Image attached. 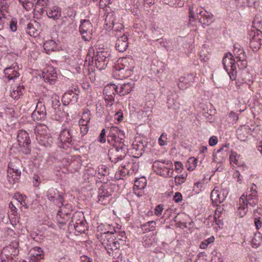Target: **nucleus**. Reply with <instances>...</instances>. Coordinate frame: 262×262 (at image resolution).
<instances>
[{"mask_svg": "<svg viewBox=\"0 0 262 262\" xmlns=\"http://www.w3.org/2000/svg\"><path fill=\"white\" fill-rule=\"evenodd\" d=\"M62 200V204L58 206L59 210L56 215V220L60 228L64 229L67 222L71 219L68 223V229L74 233H82L88 229L87 223L84 215L81 212H75L71 215L73 206L70 204H64Z\"/></svg>", "mask_w": 262, "mask_h": 262, "instance_id": "obj_1", "label": "nucleus"}, {"mask_svg": "<svg viewBox=\"0 0 262 262\" xmlns=\"http://www.w3.org/2000/svg\"><path fill=\"white\" fill-rule=\"evenodd\" d=\"M108 133L107 141L114 148L110 149L108 156L110 160L114 163H117L124 158L128 146L125 143V134L124 131L116 126L107 127Z\"/></svg>", "mask_w": 262, "mask_h": 262, "instance_id": "obj_2", "label": "nucleus"}, {"mask_svg": "<svg viewBox=\"0 0 262 262\" xmlns=\"http://www.w3.org/2000/svg\"><path fill=\"white\" fill-rule=\"evenodd\" d=\"M101 244L106 250L108 255L114 259H120L121 253L120 243L116 236L111 234L102 236Z\"/></svg>", "mask_w": 262, "mask_h": 262, "instance_id": "obj_3", "label": "nucleus"}, {"mask_svg": "<svg viewBox=\"0 0 262 262\" xmlns=\"http://www.w3.org/2000/svg\"><path fill=\"white\" fill-rule=\"evenodd\" d=\"M152 167L157 174L164 178L172 177L173 164L169 160H157L153 162Z\"/></svg>", "mask_w": 262, "mask_h": 262, "instance_id": "obj_4", "label": "nucleus"}, {"mask_svg": "<svg viewBox=\"0 0 262 262\" xmlns=\"http://www.w3.org/2000/svg\"><path fill=\"white\" fill-rule=\"evenodd\" d=\"M241 201L246 203L248 207H254L258 204V195L256 185L252 184L247 187L245 192L241 196Z\"/></svg>", "mask_w": 262, "mask_h": 262, "instance_id": "obj_5", "label": "nucleus"}, {"mask_svg": "<svg viewBox=\"0 0 262 262\" xmlns=\"http://www.w3.org/2000/svg\"><path fill=\"white\" fill-rule=\"evenodd\" d=\"M19 254L18 244L17 242L12 243L9 246L5 247L1 255L2 262H17V257Z\"/></svg>", "mask_w": 262, "mask_h": 262, "instance_id": "obj_6", "label": "nucleus"}, {"mask_svg": "<svg viewBox=\"0 0 262 262\" xmlns=\"http://www.w3.org/2000/svg\"><path fill=\"white\" fill-rule=\"evenodd\" d=\"M223 64L224 69L228 73L231 80H235L237 77V64L235 58L231 53L225 54L223 59Z\"/></svg>", "mask_w": 262, "mask_h": 262, "instance_id": "obj_7", "label": "nucleus"}, {"mask_svg": "<svg viewBox=\"0 0 262 262\" xmlns=\"http://www.w3.org/2000/svg\"><path fill=\"white\" fill-rule=\"evenodd\" d=\"M233 57L235 58L237 66L239 69H245L248 66L247 55L243 48L238 43H235L233 46Z\"/></svg>", "mask_w": 262, "mask_h": 262, "instance_id": "obj_8", "label": "nucleus"}, {"mask_svg": "<svg viewBox=\"0 0 262 262\" xmlns=\"http://www.w3.org/2000/svg\"><path fill=\"white\" fill-rule=\"evenodd\" d=\"M111 53L105 49H99L95 56V66L100 70L105 69L110 60Z\"/></svg>", "mask_w": 262, "mask_h": 262, "instance_id": "obj_9", "label": "nucleus"}, {"mask_svg": "<svg viewBox=\"0 0 262 262\" xmlns=\"http://www.w3.org/2000/svg\"><path fill=\"white\" fill-rule=\"evenodd\" d=\"M112 193L108 184H101L98 190V202L103 205L109 204L112 199Z\"/></svg>", "mask_w": 262, "mask_h": 262, "instance_id": "obj_10", "label": "nucleus"}, {"mask_svg": "<svg viewBox=\"0 0 262 262\" xmlns=\"http://www.w3.org/2000/svg\"><path fill=\"white\" fill-rule=\"evenodd\" d=\"M196 13L199 22L203 26L204 28V26L210 25L214 20L213 14L207 11L203 7L198 8L196 9Z\"/></svg>", "mask_w": 262, "mask_h": 262, "instance_id": "obj_11", "label": "nucleus"}, {"mask_svg": "<svg viewBox=\"0 0 262 262\" xmlns=\"http://www.w3.org/2000/svg\"><path fill=\"white\" fill-rule=\"evenodd\" d=\"M229 190L226 189H221L215 187L212 190L210 194V198L213 203L217 205L224 202L227 197Z\"/></svg>", "mask_w": 262, "mask_h": 262, "instance_id": "obj_12", "label": "nucleus"}, {"mask_svg": "<svg viewBox=\"0 0 262 262\" xmlns=\"http://www.w3.org/2000/svg\"><path fill=\"white\" fill-rule=\"evenodd\" d=\"M92 25L90 20L84 19L80 21L79 30L82 38L85 41L90 40L92 38Z\"/></svg>", "mask_w": 262, "mask_h": 262, "instance_id": "obj_13", "label": "nucleus"}, {"mask_svg": "<svg viewBox=\"0 0 262 262\" xmlns=\"http://www.w3.org/2000/svg\"><path fill=\"white\" fill-rule=\"evenodd\" d=\"M46 116L45 105L39 99L36 103L35 110L32 114V118L34 121H43L46 120Z\"/></svg>", "mask_w": 262, "mask_h": 262, "instance_id": "obj_14", "label": "nucleus"}, {"mask_svg": "<svg viewBox=\"0 0 262 262\" xmlns=\"http://www.w3.org/2000/svg\"><path fill=\"white\" fill-rule=\"evenodd\" d=\"M57 77L56 69L53 66H48L42 73V78L46 82L54 84Z\"/></svg>", "mask_w": 262, "mask_h": 262, "instance_id": "obj_15", "label": "nucleus"}, {"mask_svg": "<svg viewBox=\"0 0 262 262\" xmlns=\"http://www.w3.org/2000/svg\"><path fill=\"white\" fill-rule=\"evenodd\" d=\"M21 174L20 170L13 164L9 163L8 168L7 179L10 184H14L16 182Z\"/></svg>", "mask_w": 262, "mask_h": 262, "instance_id": "obj_16", "label": "nucleus"}, {"mask_svg": "<svg viewBox=\"0 0 262 262\" xmlns=\"http://www.w3.org/2000/svg\"><path fill=\"white\" fill-rule=\"evenodd\" d=\"M195 78V76L193 74H184V76L180 77L178 82V86L180 89H186L194 82Z\"/></svg>", "mask_w": 262, "mask_h": 262, "instance_id": "obj_17", "label": "nucleus"}, {"mask_svg": "<svg viewBox=\"0 0 262 262\" xmlns=\"http://www.w3.org/2000/svg\"><path fill=\"white\" fill-rule=\"evenodd\" d=\"M47 197L48 200L52 201L57 206H60L62 204V193L54 188H51L47 192Z\"/></svg>", "mask_w": 262, "mask_h": 262, "instance_id": "obj_18", "label": "nucleus"}, {"mask_svg": "<svg viewBox=\"0 0 262 262\" xmlns=\"http://www.w3.org/2000/svg\"><path fill=\"white\" fill-rule=\"evenodd\" d=\"M17 140L19 146H23L28 150V151H26L27 154L28 152L29 151V146L31 143L29 134L24 130H19L17 136Z\"/></svg>", "mask_w": 262, "mask_h": 262, "instance_id": "obj_19", "label": "nucleus"}, {"mask_svg": "<svg viewBox=\"0 0 262 262\" xmlns=\"http://www.w3.org/2000/svg\"><path fill=\"white\" fill-rule=\"evenodd\" d=\"M227 156L228 147L227 145L223 146L218 150H214L212 155V160L216 163H221Z\"/></svg>", "mask_w": 262, "mask_h": 262, "instance_id": "obj_20", "label": "nucleus"}, {"mask_svg": "<svg viewBox=\"0 0 262 262\" xmlns=\"http://www.w3.org/2000/svg\"><path fill=\"white\" fill-rule=\"evenodd\" d=\"M19 69L17 63H13L11 66L4 69L5 78L8 80H14L18 77L19 74L18 72Z\"/></svg>", "mask_w": 262, "mask_h": 262, "instance_id": "obj_21", "label": "nucleus"}, {"mask_svg": "<svg viewBox=\"0 0 262 262\" xmlns=\"http://www.w3.org/2000/svg\"><path fill=\"white\" fill-rule=\"evenodd\" d=\"M147 185V180L145 177H141L134 182V190L135 194L140 197L144 194V189Z\"/></svg>", "mask_w": 262, "mask_h": 262, "instance_id": "obj_22", "label": "nucleus"}, {"mask_svg": "<svg viewBox=\"0 0 262 262\" xmlns=\"http://www.w3.org/2000/svg\"><path fill=\"white\" fill-rule=\"evenodd\" d=\"M168 107L175 111H179L180 108V103L177 94L173 92L168 95L167 99Z\"/></svg>", "mask_w": 262, "mask_h": 262, "instance_id": "obj_23", "label": "nucleus"}, {"mask_svg": "<svg viewBox=\"0 0 262 262\" xmlns=\"http://www.w3.org/2000/svg\"><path fill=\"white\" fill-rule=\"evenodd\" d=\"M118 225L117 223L114 224H101L98 227L99 231H103L102 228H104L103 231V236L106 234H111L112 235H115V233H117L119 229Z\"/></svg>", "mask_w": 262, "mask_h": 262, "instance_id": "obj_24", "label": "nucleus"}, {"mask_svg": "<svg viewBox=\"0 0 262 262\" xmlns=\"http://www.w3.org/2000/svg\"><path fill=\"white\" fill-rule=\"evenodd\" d=\"M118 86V94L120 96H123L129 94L135 87L134 81H130L127 83L119 84Z\"/></svg>", "mask_w": 262, "mask_h": 262, "instance_id": "obj_25", "label": "nucleus"}, {"mask_svg": "<svg viewBox=\"0 0 262 262\" xmlns=\"http://www.w3.org/2000/svg\"><path fill=\"white\" fill-rule=\"evenodd\" d=\"M46 12L48 17L56 20V22L61 17V9L58 6L48 7Z\"/></svg>", "mask_w": 262, "mask_h": 262, "instance_id": "obj_26", "label": "nucleus"}, {"mask_svg": "<svg viewBox=\"0 0 262 262\" xmlns=\"http://www.w3.org/2000/svg\"><path fill=\"white\" fill-rule=\"evenodd\" d=\"M74 14L75 15L76 13L72 11V15L70 16H64L62 17L60 19H58V21L57 22V24L58 25V28H62L64 30H67L68 28H69L70 25L73 24V19L72 18V15Z\"/></svg>", "mask_w": 262, "mask_h": 262, "instance_id": "obj_27", "label": "nucleus"}, {"mask_svg": "<svg viewBox=\"0 0 262 262\" xmlns=\"http://www.w3.org/2000/svg\"><path fill=\"white\" fill-rule=\"evenodd\" d=\"M128 46V38L124 33L118 38L116 42V48L120 52H124L126 50Z\"/></svg>", "mask_w": 262, "mask_h": 262, "instance_id": "obj_28", "label": "nucleus"}, {"mask_svg": "<svg viewBox=\"0 0 262 262\" xmlns=\"http://www.w3.org/2000/svg\"><path fill=\"white\" fill-rule=\"evenodd\" d=\"M43 257V252L39 247L35 248L30 251V262H37Z\"/></svg>", "mask_w": 262, "mask_h": 262, "instance_id": "obj_29", "label": "nucleus"}, {"mask_svg": "<svg viewBox=\"0 0 262 262\" xmlns=\"http://www.w3.org/2000/svg\"><path fill=\"white\" fill-rule=\"evenodd\" d=\"M116 20V15L114 12L107 13L105 19L104 25L105 29L108 31L112 30L114 28L115 21Z\"/></svg>", "mask_w": 262, "mask_h": 262, "instance_id": "obj_30", "label": "nucleus"}, {"mask_svg": "<svg viewBox=\"0 0 262 262\" xmlns=\"http://www.w3.org/2000/svg\"><path fill=\"white\" fill-rule=\"evenodd\" d=\"M72 135L71 134V130L70 128H64L62 129L59 137L60 142L63 143L67 142L68 144H71L72 142Z\"/></svg>", "mask_w": 262, "mask_h": 262, "instance_id": "obj_31", "label": "nucleus"}, {"mask_svg": "<svg viewBox=\"0 0 262 262\" xmlns=\"http://www.w3.org/2000/svg\"><path fill=\"white\" fill-rule=\"evenodd\" d=\"M37 141L41 146L50 147L53 143L52 137L50 136L49 133H47L43 136L39 135L37 137Z\"/></svg>", "mask_w": 262, "mask_h": 262, "instance_id": "obj_32", "label": "nucleus"}, {"mask_svg": "<svg viewBox=\"0 0 262 262\" xmlns=\"http://www.w3.org/2000/svg\"><path fill=\"white\" fill-rule=\"evenodd\" d=\"M261 43V38L259 37L258 33L257 35H254L252 39L250 41V46L253 51H258L260 49Z\"/></svg>", "mask_w": 262, "mask_h": 262, "instance_id": "obj_33", "label": "nucleus"}, {"mask_svg": "<svg viewBox=\"0 0 262 262\" xmlns=\"http://www.w3.org/2000/svg\"><path fill=\"white\" fill-rule=\"evenodd\" d=\"M35 26H37L35 21L33 23H29L27 25L26 28V32L33 37H36V36L39 35V30L35 27Z\"/></svg>", "mask_w": 262, "mask_h": 262, "instance_id": "obj_34", "label": "nucleus"}, {"mask_svg": "<svg viewBox=\"0 0 262 262\" xmlns=\"http://www.w3.org/2000/svg\"><path fill=\"white\" fill-rule=\"evenodd\" d=\"M48 132V127L43 123H39L35 127V135L37 141V137L39 135L43 136Z\"/></svg>", "mask_w": 262, "mask_h": 262, "instance_id": "obj_35", "label": "nucleus"}, {"mask_svg": "<svg viewBox=\"0 0 262 262\" xmlns=\"http://www.w3.org/2000/svg\"><path fill=\"white\" fill-rule=\"evenodd\" d=\"M43 46L45 51L48 54H50V52L56 50L57 48L56 41L52 39L45 41Z\"/></svg>", "mask_w": 262, "mask_h": 262, "instance_id": "obj_36", "label": "nucleus"}, {"mask_svg": "<svg viewBox=\"0 0 262 262\" xmlns=\"http://www.w3.org/2000/svg\"><path fill=\"white\" fill-rule=\"evenodd\" d=\"M118 94V86L115 84H110L106 85L103 89L104 95H114Z\"/></svg>", "mask_w": 262, "mask_h": 262, "instance_id": "obj_37", "label": "nucleus"}, {"mask_svg": "<svg viewBox=\"0 0 262 262\" xmlns=\"http://www.w3.org/2000/svg\"><path fill=\"white\" fill-rule=\"evenodd\" d=\"M249 130L248 126H243L240 128H237L236 131V136L241 141H245L247 138V132Z\"/></svg>", "mask_w": 262, "mask_h": 262, "instance_id": "obj_38", "label": "nucleus"}, {"mask_svg": "<svg viewBox=\"0 0 262 262\" xmlns=\"http://www.w3.org/2000/svg\"><path fill=\"white\" fill-rule=\"evenodd\" d=\"M24 90L25 88L24 86L19 85L13 88L12 92H10V96L13 99H18L20 96L23 95Z\"/></svg>", "mask_w": 262, "mask_h": 262, "instance_id": "obj_39", "label": "nucleus"}, {"mask_svg": "<svg viewBox=\"0 0 262 262\" xmlns=\"http://www.w3.org/2000/svg\"><path fill=\"white\" fill-rule=\"evenodd\" d=\"M254 223L257 230L262 228V213L260 214L257 210L254 212Z\"/></svg>", "mask_w": 262, "mask_h": 262, "instance_id": "obj_40", "label": "nucleus"}, {"mask_svg": "<svg viewBox=\"0 0 262 262\" xmlns=\"http://www.w3.org/2000/svg\"><path fill=\"white\" fill-rule=\"evenodd\" d=\"M130 164H128L127 167L126 165H123L120 167L118 171L116 173V177L118 179H122L123 177H125L126 174H129L128 167Z\"/></svg>", "mask_w": 262, "mask_h": 262, "instance_id": "obj_41", "label": "nucleus"}, {"mask_svg": "<svg viewBox=\"0 0 262 262\" xmlns=\"http://www.w3.org/2000/svg\"><path fill=\"white\" fill-rule=\"evenodd\" d=\"M248 206L246 203H243L241 201V197L239 200V206L237 210V214L241 217L245 215L248 211Z\"/></svg>", "mask_w": 262, "mask_h": 262, "instance_id": "obj_42", "label": "nucleus"}, {"mask_svg": "<svg viewBox=\"0 0 262 262\" xmlns=\"http://www.w3.org/2000/svg\"><path fill=\"white\" fill-rule=\"evenodd\" d=\"M20 4L27 11L35 9L36 0H19Z\"/></svg>", "mask_w": 262, "mask_h": 262, "instance_id": "obj_43", "label": "nucleus"}, {"mask_svg": "<svg viewBox=\"0 0 262 262\" xmlns=\"http://www.w3.org/2000/svg\"><path fill=\"white\" fill-rule=\"evenodd\" d=\"M50 0H37V2H35V9L38 12L45 8L47 9Z\"/></svg>", "mask_w": 262, "mask_h": 262, "instance_id": "obj_44", "label": "nucleus"}, {"mask_svg": "<svg viewBox=\"0 0 262 262\" xmlns=\"http://www.w3.org/2000/svg\"><path fill=\"white\" fill-rule=\"evenodd\" d=\"M262 243V235L260 231L255 233L251 241V245L254 248L260 246Z\"/></svg>", "mask_w": 262, "mask_h": 262, "instance_id": "obj_45", "label": "nucleus"}, {"mask_svg": "<svg viewBox=\"0 0 262 262\" xmlns=\"http://www.w3.org/2000/svg\"><path fill=\"white\" fill-rule=\"evenodd\" d=\"M156 223L154 221H150L142 225V230L149 232L155 230Z\"/></svg>", "mask_w": 262, "mask_h": 262, "instance_id": "obj_46", "label": "nucleus"}, {"mask_svg": "<svg viewBox=\"0 0 262 262\" xmlns=\"http://www.w3.org/2000/svg\"><path fill=\"white\" fill-rule=\"evenodd\" d=\"M108 168L106 165H100L97 167V169L96 170L95 174H97V176L103 177L108 174Z\"/></svg>", "mask_w": 262, "mask_h": 262, "instance_id": "obj_47", "label": "nucleus"}, {"mask_svg": "<svg viewBox=\"0 0 262 262\" xmlns=\"http://www.w3.org/2000/svg\"><path fill=\"white\" fill-rule=\"evenodd\" d=\"M252 27L259 31L262 28V20L259 15H256L252 21Z\"/></svg>", "mask_w": 262, "mask_h": 262, "instance_id": "obj_48", "label": "nucleus"}, {"mask_svg": "<svg viewBox=\"0 0 262 262\" xmlns=\"http://www.w3.org/2000/svg\"><path fill=\"white\" fill-rule=\"evenodd\" d=\"M58 161H60L62 165L64 167L67 166L71 164L73 161V159L70 156H66L62 159L57 158Z\"/></svg>", "mask_w": 262, "mask_h": 262, "instance_id": "obj_49", "label": "nucleus"}, {"mask_svg": "<svg viewBox=\"0 0 262 262\" xmlns=\"http://www.w3.org/2000/svg\"><path fill=\"white\" fill-rule=\"evenodd\" d=\"M239 158L240 156L238 155V154H237V153L235 152H231L229 157L231 163H233L238 165H239L241 164L239 161Z\"/></svg>", "mask_w": 262, "mask_h": 262, "instance_id": "obj_50", "label": "nucleus"}, {"mask_svg": "<svg viewBox=\"0 0 262 262\" xmlns=\"http://www.w3.org/2000/svg\"><path fill=\"white\" fill-rule=\"evenodd\" d=\"M204 189V184L203 182L198 181L196 182L193 185V191L195 193H199Z\"/></svg>", "mask_w": 262, "mask_h": 262, "instance_id": "obj_51", "label": "nucleus"}, {"mask_svg": "<svg viewBox=\"0 0 262 262\" xmlns=\"http://www.w3.org/2000/svg\"><path fill=\"white\" fill-rule=\"evenodd\" d=\"M187 174L183 173L177 175L175 177V183L177 185H180L184 183L186 179Z\"/></svg>", "mask_w": 262, "mask_h": 262, "instance_id": "obj_52", "label": "nucleus"}, {"mask_svg": "<svg viewBox=\"0 0 262 262\" xmlns=\"http://www.w3.org/2000/svg\"><path fill=\"white\" fill-rule=\"evenodd\" d=\"M222 208L217 207L214 211V221L216 224H220L221 220L220 219L222 214Z\"/></svg>", "mask_w": 262, "mask_h": 262, "instance_id": "obj_53", "label": "nucleus"}, {"mask_svg": "<svg viewBox=\"0 0 262 262\" xmlns=\"http://www.w3.org/2000/svg\"><path fill=\"white\" fill-rule=\"evenodd\" d=\"M214 241V237L213 236H210L209 238H208L205 241L202 242L200 245V248L201 249H205L208 245V244L210 243H212V242Z\"/></svg>", "mask_w": 262, "mask_h": 262, "instance_id": "obj_54", "label": "nucleus"}, {"mask_svg": "<svg viewBox=\"0 0 262 262\" xmlns=\"http://www.w3.org/2000/svg\"><path fill=\"white\" fill-rule=\"evenodd\" d=\"M116 238L119 239V241H124L126 238V233L124 231H121L120 230V228H119L118 233H115Z\"/></svg>", "mask_w": 262, "mask_h": 262, "instance_id": "obj_55", "label": "nucleus"}, {"mask_svg": "<svg viewBox=\"0 0 262 262\" xmlns=\"http://www.w3.org/2000/svg\"><path fill=\"white\" fill-rule=\"evenodd\" d=\"M159 145L161 146L167 144V135L165 133H162L158 139Z\"/></svg>", "mask_w": 262, "mask_h": 262, "instance_id": "obj_56", "label": "nucleus"}, {"mask_svg": "<svg viewBox=\"0 0 262 262\" xmlns=\"http://www.w3.org/2000/svg\"><path fill=\"white\" fill-rule=\"evenodd\" d=\"M189 20L190 21L191 19L195 20V13L196 10L194 11V5H189Z\"/></svg>", "mask_w": 262, "mask_h": 262, "instance_id": "obj_57", "label": "nucleus"}, {"mask_svg": "<svg viewBox=\"0 0 262 262\" xmlns=\"http://www.w3.org/2000/svg\"><path fill=\"white\" fill-rule=\"evenodd\" d=\"M187 163L191 164V166H188L187 169L189 170H193L196 167L198 164L197 159L194 158H190L188 159Z\"/></svg>", "mask_w": 262, "mask_h": 262, "instance_id": "obj_58", "label": "nucleus"}, {"mask_svg": "<svg viewBox=\"0 0 262 262\" xmlns=\"http://www.w3.org/2000/svg\"><path fill=\"white\" fill-rule=\"evenodd\" d=\"M8 8V6L7 4H4L2 5L1 8H0V20H2V18L6 17L5 12H7V9Z\"/></svg>", "mask_w": 262, "mask_h": 262, "instance_id": "obj_59", "label": "nucleus"}, {"mask_svg": "<svg viewBox=\"0 0 262 262\" xmlns=\"http://www.w3.org/2000/svg\"><path fill=\"white\" fill-rule=\"evenodd\" d=\"M15 196L16 198L14 200V201L17 205H21L23 202L24 199H27V197L25 195L18 194L17 195H15Z\"/></svg>", "mask_w": 262, "mask_h": 262, "instance_id": "obj_60", "label": "nucleus"}, {"mask_svg": "<svg viewBox=\"0 0 262 262\" xmlns=\"http://www.w3.org/2000/svg\"><path fill=\"white\" fill-rule=\"evenodd\" d=\"M98 141L102 143H104L106 142V129H105V128H103L100 134Z\"/></svg>", "mask_w": 262, "mask_h": 262, "instance_id": "obj_61", "label": "nucleus"}, {"mask_svg": "<svg viewBox=\"0 0 262 262\" xmlns=\"http://www.w3.org/2000/svg\"><path fill=\"white\" fill-rule=\"evenodd\" d=\"M126 58L122 59L120 63H118V64H116L115 69L118 71H121V70H124L125 68V66H123V64L125 62H126Z\"/></svg>", "mask_w": 262, "mask_h": 262, "instance_id": "obj_62", "label": "nucleus"}, {"mask_svg": "<svg viewBox=\"0 0 262 262\" xmlns=\"http://www.w3.org/2000/svg\"><path fill=\"white\" fill-rule=\"evenodd\" d=\"M81 116L83 118V120H84V121H86L87 124L89 125L91 120L90 111H86L85 112L82 113Z\"/></svg>", "mask_w": 262, "mask_h": 262, "instance_id": "obj_63", "label": "nucleus"}, {"mask_svg": "<svg viewBox=\"0 0 262 262\" xmlns=\"http://www.w3.org/2000/svg\"><path fill=\"white\" fill-rule=\"evenodd\" d=\"M142 244L144 247H149L151 246L152 242L150 238H149L148 236H144L143 239Z\"/></svg>", "mask_w": 262, "mask_h": 262, "instance_id": "obj_64", "label": "nucleus"}]
</instances>
